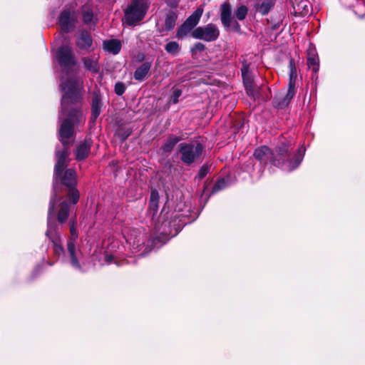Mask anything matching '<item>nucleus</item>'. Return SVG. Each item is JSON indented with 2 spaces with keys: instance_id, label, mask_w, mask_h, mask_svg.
Masks as SVG:
<instances>
[{
  "instance_id": "30",
  "label": "nucleus",
  "mask_w": 365,
  "mask_h": 365,
  "mask_svg": "<svg viewBox=\"0 0 365 365\" xmlns=\"http://www.w3.org/2000/svg\"><path fill=\"white\" fill-rule=\"evenodd\" d=\"M165 49L167 53L171 55H176L180 51V46L176 41H170L165 45Z\"/></svg>"
},
{
  "instance_id": "27",
  "label": "nucleus",
  "mask_w": 365,
  "mask_h": 365,
  "mask_svg": "<svg viewBox=\"0 0 365 365\" xmlns=\"http://www.w3.org/2000/svg\"><path fill=\"white\" fill-rule=\"evenodd\" d=\"M180 140V139L175 135H170L168 138L165 143L162 146L161 149L164 153L170 152L174 146Z\"/></svg>"
},
{
  "instance_id": "40",
  "label": "nucleus",
  "mask_w": 365,
  "mask_h": 365,
  "mask_svg": "<svg viewBox=\"0 0 365 365\" xmlns=\"http://www.w3.org/2000/svg\"><path fill=\"white\" fill-rule=\"evenodd\" d=\"M242 79L245 86H247V83H249V84H251V83H252V79L250 73H249L248 75L242 76Z\"/></svg>"
},
{
  "instance_id": "5",
  "label": "nucleus",
  "mask_w": 365,
  "mask_h": 365,
  "mask_svg": "<svg viewBox=\"0 0 365 365\" xmlns=\"http://www.w3.org/2000/svg\"><path fill=\"white\" fill-rule=\"evenodd\" d=\"M53 202L54 197L51 199L49 203L46 235L53 243L55 255L59 256L64 253V250L61 245L58 225L54 221Z\"/></svg>"
},
{
  "instance_id": "24",
  "label": "nucleus",
  "mask_w": 365,
  "mask_h": 365,
  "mask_svg": "<svg viewBox=\"0 0 365 365\" xmlns=\"http://www.w3.org/2000/svg\"><path fill=\"white\" fill-rule=\"evenodd\" d=\"M203 13V9L201 8L197 9L192 14H191L185 21L187 25H189L192 29L198 24L202 14Z\"/></svg>"
},
{
  "instance_id": "19",
  "label": "nucleus",
  "mask_w": 365,
  "mask_h": 365,
  "mask_svg": "<svg viewBox=\"0 0 365 365\" xmlns=\"http://www.w3.org/2000/svg\"><path fill=\"white\" fill-rule=\"evenodd\" d=\"M152 66L151 62H145L140 66L136 68L134 72V78L137 81H142L148 74Z\"/></svg>"
},
{
  "instance_id": "7",
  "label": "nucleus",
  "mask_w": 365,
  "mask_h": 365,
  "mask_svg": "<svg viewBox=\"0 0 365 365\" xmlns=\"http://www.w3.org/2000/svg\"><path fill=\"white\" fill-rule=\"evenodd\" d=\"M149 7V0H132L125 10L124 19L129 26L143 19Z\"/></svg>"
},
{
  "instance_id": "8",
  "label": "nucleus",
  "mask_w": 365,
  "mask_h": 365,
  "mask_svg": "<svg viewBox=\"0 0 365 365\" xmlns=\"http://www.w3.org/2000/svg\"><path fill=\"white\" fill-rule=\"evenodd\" d=\"M219 35L220 31L218 28L212 24L197 27L191 33V36L194 38L208 42L215 41L218 38Z\"/></svg>"
},
{
  "instance_id": "15",
  "label": "nucleus",
  "mask_w": 365,
  "mask_h": 365,
  "mask_svg": "<svg viewBox=\"0 0 365 365\" xmlns=\"http://www.w3.org/2000/svg\"><path fill=\"white\" fill-rule=\"evenodd\" d=\"M76 43L78 48L88 51L93 45V40L88 32L83 31L78 34Z\"/></svg>"
},
{
  "instance_id": "34",
  "label": "nucleus",
  "mask_w": 365,
  "mask_h": 365,
  "mask_svg": "<svg viewBox=\"0 0 365 365\" xmlns=\"http://www.w3.org/2000/svg\"><path fill=\"white\" fill-rule=\"evenodd\" d=\"M210 169V165L207 163L204 164L199 170L197 177L201 180L205 178L207 174L209 173Z\"/></svg>"
},
{
  "instance_id": "13",
  "label": "nucleus",
  "mask_w": 365,
  "mask_h": 365,
  "mask_svg": "<svg viewBox=\"0 0 365 365\" xmlns=\"http://www.w3.org/2000/svg\"><path fill=\"white\" fill-rule=\"evenodd\" d=\"M145 238L144 232L136 229L130 230L125 235L126 242L130 246L131 249L135 252L140 250L141 246L144 243Z\"/></svg>"
},
{
  "instance_id": "3",
  "label": "nucleus",
  "mask_w": 365,
  "mask_h": 365,
  "mask_svg": "<svg viewBox=\"0 0 365 365\" xmlns=\"http://www.w3.org/2000/svg\"><path fill=\"white\" fill-rule=\"evenodd\" d=\"M55 58L62 69L66 71V75L68 76L66 79H65L64 77L61 78V88H62L63 83H64L67 88H72V83L77 82L79 83L81 91V83L73 76V67L76 64V60L72 48L68 46L60 47L56 51Z\"/></svg>"
},
{
  "instance_id": "20",
  "label": "nucleus",
  "mask_w": 365,
  "mask_h": 365,
  "mask_svg": "<svg viewBox=\"0 0 365 365\" xmlns=\"http://www.w3.org/2000/svg\"><path fill=\"white\" fill-rule=\"evenodd\" d=\"M103 48L113 54H118L121 49V42L118 39H110L103 42Z\"/></svg>"
},
{
  "instance_id": "14",
  "label": "nucleus",
  "mask_w": 365,
  "mask_h": 365,
  "mask_svg": "<svg viewBox=\"0 0 365 365\" xmlns=\"http://www.w3.org/2000/svg\"><path fill=\"white\" fill-rule=\"evenodd\" d=\"M76 16L70 9L64 10L59 16V24L64 32L71 31L74 27Z\"/></svg>"
},
{
  "instance_id": "26",
  "label": "nucleus",
  "mask_w": 365,
  "mask_h": 365,
  "mask_svg": "<svg viewBox=\"0 0 365 365\" xmlns=\"http://www.w3.org/2000/svg\"><path fill=\"white\" fill-rule=\"evenodd\" d=\"M272 6V0H262L256 5V9L260 14L265 15L268 14Z\"/></svg>"
},
{
  "instance_id": "6",
  "label": "nucleus",
  "mask_w": 365,
  "mask_h": 365,
  "mask_svg": "<svg viewBox=\"0 0 365 365\" xmlns=\"http://www.w3.org/2000/svg\"><path fill=\"white\" fill-rule=\"evenodd\" d=\"M204 152L200 143H182L178 145V153L183 163L190 165L197 162Z\"/></svg>"
},
{
  "instance_id": "28",
  "label": "nucleus",
  "mask_w": 365,
  "mask_h": 365,
  "mask_svg": "<svg viewBox=\"0 0 365 365\" xmlns=\"http://www.w3.org/2000/svg\"><path fill=\"white\" fill-rule=\"evenodd\" d=\"M82 15L84 23L90 24L95 23L93 21V10L88 6H85L82 9Z\"/></svg>"
},
{
  "instance_id": "1",
  "label": "nucleus",
  "mask_w": 365,
  "mask_h": 365,
  "mask_svg": "<svg viewBox=\"0 0 365 365\" xmlns=\"http://www.w3.org/2000/svg\"><path fill=\"white\" fill-rule=\"evenodd\" d=\"M63 96L61 99V112L59 116L63 120L61 125L59 134L62 143L65 145L73 133V125L85 122V117L81 110V87L78 83L73 82L72 88H68L62 84Z\"/></svg>"
},
{
  "instance_id": "33",
  "label": "nucleus",
  "mask_w": 365,
  "mask_h": 365,
  "mask_svg": "<svg viewBox=\"0 0 365 365\" xmlns=\"http://www.w3.org/2000/svg\"><path fill=\"white\" fill-rule=\"evenodd\" d=\"M247 8L245 6H240L235 11V15L238 20H244L247 14Z\"/></svg>"
},
{
  "instance_id": "43",
  "label": "nucleus",
  "mask_w": 365,
  "mask_h": 365,
  "mask_svg": "<svg viewBox=\"0 0 365 365\" xmlns=\"http://www.w3.org/2000/svg\"><path fill=\"white\" fill-rule=\"evenodd\" d=\"M112 259H113V257H112V256H108V257H107V261H108V262H110Z\"/></svg>"
},
{
  "instance_id": "29",
  "label": "nucleus",
  "mask_w": 365,
  "mask_h": 365,
  "mask_svg": "<svg viewBox=\"0 0 365 365\" xmlns=\"http://www.w3.org/2000/svg\"><path fill=\"white\" fill-rule=\"evenodd\" d=\"M192 29H192L189 25L184 22L183 24H182L178 29L176 36L178 38H183L188 34L190 32L192 33Z\"/></svg>"
},
{
  "instance_id": "9",
  "label": "nucleus",
  "mask_w": 365,
  "mask_h": 365,
  "mask_svg": "<svg viewBox=\"0 0 365 365\" xmlns=\"http://www.w3.org/2000/svg\"><path fill=\"white\" fill-rule=\"evenodd\" d=\"M289 84H288V91L287 92L286 96L283 98L282 102L278 103V106L280 108L285 107L288 106L292 98L294 96L296 93V83L297 78V68L295 67V64L294 61L291 59L289 61Z\"/></svg>"
},
{
  "instance_id": "21",
  "label": "nucleus",
  "mask_w": 365,
  "mask_h": 365,
  "mask_svg": "<svg viewBox=\"0 0 365 365\" xmlns=\"http://www.w3.org/2000/svg\"><path fill=\"white\" fill-rule=\"evenodd\" d=\"M101 101L98 95H95L92 99L91 120L94 122L101 113Z\"/></svg>"
},
{
  "instance_id": "31",
  "label": "nucleus",
  "mask_w": 365,
  "mask_h": 365,
  "mask_svg": "<svg viewBox=\"0 0 365 365\" xmlns=\"http://www.w3.org/2000/svg\"><path fill=\"white\" fill-rule=\"evenodd\" d=\"M159 196L157 191H152L150 197V208L156 211L158 208Z\"/></svg>"
},
{
  "instance_id": "18",
  "label": "nucleus",
  "mask_w": 365,
  "mask_h": 365,
  "mask_svg": "<svg viewBox=\"0 0 365 365\" xmlns=\"http://www.w3.org/2000/svg\"><path fill=\"white\" fill-rule=\"evenodd\" d=\"M91 143V139H86L78 145L76 150V158L78 160H83L88 155Z\"/></svg>"
},
{
  "instance_id": "17",
  "label": "nucleus",
  "mask_w": 365,
  "mask_h": 365,
  "mask_svg": "<svg viewBox=\"0 0 365 365\" xmlns=\"http://www.w3.org/2000/svg\"><path fill=\"white\" fill-rule=\"evenodd\" d=\"M301 150L303 152V155H304L305 149L304 148H300L297 150V152L294 155V158L292 159H290L289 160L284 161L283 158L286 156L287 152H288V148L285 145H282V146H279L276 150V153L274 154V158L275 157L276 159H279L282 163H287L289 164V163L291 162V165L294 163V161L297 159V156L298 154L299 150Z\"/></svg>"
},
{
  "instance_id": "16",
  "label": "nucleus",
  "mask_w": 365,
  "mask_h": 365,
  "mask_svg": "<svg viewBox=\"0 0 365 365\" xmlns=\"http://www.w3.org/2000/svg\"><path fill=\"white\" fill-rule=\"evenodd\" d=\"M307 66L315 73L319 71V59L314 48L310 47L307 51Z\"/></svg>"
},
{
  "instance_id": "10",
  "label": "nucleus",
  "mask_w": 365,
  "mask_h": 365,
  "mask_svg": "<svg viewBox=\"0 0 365 365\" xmlns=\"http://www.w3.org/2000/svg\"><path fill=\"white\" fill-rule=\"evenodd\" d=\"M220 19L222 25L227 30L239 32L240 24L234 19L232 14V7L227 2H224L220 6Z\"/></svg>"
},
{
  "instance_id": "23",
  "label": "nucleus",
  "mask_w": 365,
  "mask_h": 365,
  "mask_svg": "<svg viewBox=\"0 0 365 365\" xmlns=\"http://www.w3.org/2000/svg\"><path fill=\"white\" fill-rule=\"evenodd\" d=\"M85 67L93 73H98L99 70L98 57H87L83 59Z\"/></svg>"
},
{
  "instance_id": "42",
  "label": "nucleus",
  "mask_w": 365,
  "mask_h": 365,
  "mask_svg": "<svg viewBox=\"0 0 365 365\" xmlns=\"http://www.w3.org/2000/svg\"><path fill=\"white\" fill-rule=\"evenodd\" d=\"M241 71L242 76L248 75L249 73H250L249 71V66L247 64H244L241 69Z\"/></svg>"
},
{
  "instance_id": "32",
  "label": "nucleus",
  "mask_w": 365,
  "mask_h": 365,
  "mask_svg": "<svg viewBox=\"0 0 365 365\" xmlns=\"http://www.w3.org/2000/svg\"><path fill=\"white\" fill-rule=\"evenodd\" d=\"M245 87L248 96H251L253 99H257L259 98V92L257 90L255 89L252 83H251V84L247 83V86Z\"/></svg>"
},
{
  "instance_id": "38",
  "label": "nucleus",
  "mask_w": 365,
  "mask_h": 365,
  "mask_svg": "<svg viewBox=\"0 0 365 365\" xmlns=\"http://www.w3.org/2000/svg\"><path fill=\"white\" fill-rule=\"evenodd\" d=\"M182 91L181 90L176 88L173 90V103H177L178 102V98L181 96Z\"/></svg>"
},
{
  "instance_id": "36",
  "label": "nucleus",
  "mask_w": 365,
  "mask_h": 365,
  "mask_svg": "<svg viewBox=\"0 0 365 365\" xmlns=\"http://www.w3.org/2000/svg\"><path fill=\"white\" fill-rule=\"evenodd\" d=\"M125 91L124 85L121 83H117L115 86V92L117 95L121 96Z\"/></svg>"
},
{
  "instance_id": "11",
  "label": "nucleus",
  "mask_w": 365,
  "mask_h": 365,
  "mask_svg": "<svg viewBox=\"0 0 365 365\" xmlns=\"http://www.w3.org/2000/svg\"><path fill=\"white\" fill-rule=\"evenodd\" d=\"M71 234L72 235V238L68 242L67 244V250L71 257V263L72 266L78 269H80V264L78 262V255H80V252L76 250L75 247V240L77 237V232L75 224L73 223L70 228Z\"/></svg>"
},
{
  "instance_id": "39",
  "label": "nucleus",
  "mask_w": 365,
  "mask_h": 365,
  "mask_svg": "<svg viewBox=\"0 0 365 365\" xmlns=\"http://www.w3.org/2000/svg\"><path fill=\"white\" fill-rule=\"evenodd\" d=\"M205 48V46L203 43H197L195 44V46H193V48H192V53H196L197 51H204Z\"/></svg>"
},
{
  "instance_id": "35",
  "label": "nucleus",
  "mask_w": 365,
  "mask_h": 365,
  "mask_svg": "<svg viewBox=\"0 0 365 365\" xmlns=\"http://www.w3.org/2000/svg\"><path fill=\"white\" fill-rule=\"evenodd\" d=\"M226 187V182L224 179L218 180L214 185L213 190L218 191Z\"/></svg>"
},
{
  "instance_id": "25",
  "label": "nucleus",
  "mask_w": 365,
  "mask_h": 365,
  "mask_svg": "<svg viewBox=\"0 0 365 365\" xmlns=\"http://www.w3.org/2000/svg\"><path fill=\"white\" fill-rule=\"evenodd\" d=\"M177 20V15L174 11H170L165 18L164 30L168 31L172 30L175 26Z\"/></svg>"
},
{
  "instance_id": "22",
  "label": "nucleus",
  "mask_w": 365,
  "mask_h": 365,
  "mask_svg": "<svg viewBox=\"0 0 365 365\" xmlns=\"http://www.w3.org/2000/svg\"><path fill=\"white\" fill-rule=\"evenodd\" d=\"M69 205L66 201H63L59 205V210L57 214V219L60 223H64L68 215Z\"/></svg>"
},
{
  "instance_id": "41",
  "label": "nucleus",
  "mask_w": 365,
  "mask_h": 365,
  "mask_svg": "<svg viewBox=\"0 0 365 365\" xmlns=\"http://www.w3.org/2000/svg\"><path fill=\"white\" fill-rule=\"evenodd\" d=\"M165 1L168 4V5L171 7H176L178 5L179 1H180V0H165Z\"/></svg>"
},
{
  "instance_id": "12",
  "label": "nucleus",
  "mask_w": 365,
  "mask_h": 365,
  "mask_svg": "<svg viewBox=\"0 0 365 365\" xmlns=\"http://www.w3.org/2000/svg\"><path fill=\"white\" fill-rule=\"evenodd\" d=\"M145 238L144 232L136 229L130 230L125 235L126 242L130 246L131 249L135 252L140 250L141 246L144 243Z\"/></svg>"
},
{
  "instance_id": "4",
  "label": "nucleus",
  "mask_w": 365,
  "mask_h": 365,
  "mask_svg": "<svg viewBox=\"0 0 365 365\" xmlns=\"http://www.w3.org/2000/svg\"><path fill=\"white\" fill-rule=\"evenodd\" d=\"M303 152L301 150H299L297 159L293 165H290L291 162L288 163H282L279 159L274 158V153L267 146H261L255 149L254 155L255 158L259 160L261 163L266 164L267 162H271L274 165L279 167L282 170L286 172H291L297 168L301 163L303 159Z\"/></svg>"
},
{
  "instance_id": "2",
  "label": "nucleus",
  "mask_w": 365,
  "mask_h": 365,
  "mask_svg": "<svg viewBox=\"0 0 365 365\" xmlns=\"http://www.w3.org/2000/svg\"><path fill=\"white\" fill-rule=\"evenodd\" d=\"M68 152L66 147L62 150H57L56 153V163L54 167V184L53 193L51 197H54L53 209L57 200L61 199V196H58L56 182L60 180L61 183L69 188V198L73 204H76L79 200V192L75 188L77 183L76 173L73 169H67L64 173L63 170L67 166L66 159L68 157ZM51 200H50L51 201Z\"/></svg>"
},
{
  "instance_id": "37",
  "label": "nucleus",
  "mask_w": 365,
  "mask_h": 365,
  "mask_svg": "<svg viewBox=\"0 0 365 365\" xmlns=\"http://www.w3.org/2000/svg\"><path fill=\"white\" fill-rule=\"evenodd\" d=\"M300 6L303 8V10L301 11L302 13L306 14L309 12V6L308 5L307 1H301L297 5L298 8H299Z\"/></svg>"
}]
</instances>
